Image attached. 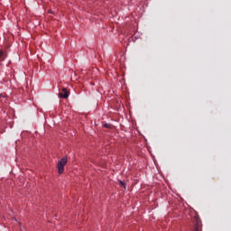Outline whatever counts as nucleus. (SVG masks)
<instances>
[{"mask_svg": "<svg viewBox=\"0 0 231 231\" xmlns=\"http://www.w3.org/2000/svg\"><path fill=\"white\" fill-rule=\"evenodd\" d=\"M68 163L67 157H63L60 161L58 162V172L59 174H63L64 172V167Z\"/></svg>", "mask_w": 231, "mask_h": 231, "instance_id": "1", "label": "nucleus"}, {"mask_svg": "<svg viewBox=\"0 0 231 231\" xmlns=\"http://www.w3.org/2000/svg\"><path fill=\"white\" fill-rule=\"evenodd\" d=\"M193 219L195 220V227H193V231H199L200 218L199 216H195V217H193Z\"/></svg>", "mask_w": 231, "mask_h": 231, "instance_id": "2", "label": "nucleus"}, {"mask_svg": "<svg viewBox=\"0 0 231 231\" xmlns=\"http://www.w3.org/2000/svg\"><path fill=\"white\" fill-rule=\"evenodd\" d=\"M59 97L60 98H68L69 97V92L67 91V89L65 88H62V92H60L59 94Z\"/></svg>", "mask_w": 231, "mask_h": 231, "instance_id": "3", "label": "nucleus"}, {"mask_svg": "<svg viewBox=\"0 0 231 231\" xmlns=\"http://www.w3.org/2000/svg\"><path fill=\"white\" fill-rule=\"evenodd\" d=\"M5 53L3 51H0V60L3 61L5 60Z\"/></svg>", "mask_w": 231, "mask_h": 231, "instance_id": "4", "label": "nucleus"}, {"mask_svg": "<svg viewBox=\"0 0 231 231\" xmlns=\"http://www.w3.org/2000/svg\"><path fill=\"white\" fill-rule=\"evenodd\" d=\"M119 183H120L121 187H124L125 189V182H123L122 180H119Z\"/></svg>", "mask_w": 231, "mask_h": 231, "instance_id": "5", "label": "nucleus"}]
</instances>
